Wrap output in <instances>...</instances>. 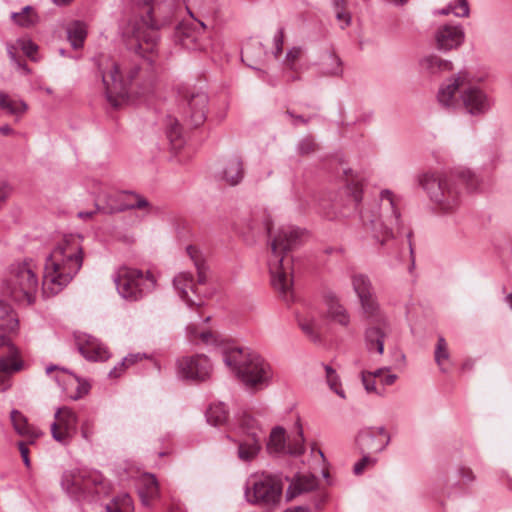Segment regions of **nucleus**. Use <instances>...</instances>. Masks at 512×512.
I'll return each instance as SVG.
<instances>
[{"mask_svg":"<svg viewBox=\"0 0 512 512\" xmlns=\"http://www.w3.org/2000/svg\"><path fill=\"white\" fill-rule=\"evenodd\" d=\"M182 0H142L146 16L129 21L124 30L128 38L137 42L136 58L117 62L107 55H99L94 61L98 68L107 101L115 108L129 97L134 81L141 79L142 69L138 58L152 65L158 56V30L172 23L181 8Z\"/></svg>","mask_w":512,"mask_h":512,"instance_id":"obj_1","label":"nucleus"},{"mask_svg":"<svg viewBox=\"0 0 512 512\" xmlns=\"http://www.w3.org/2000/svg\"><path fill=\"white\" fill-rule=\"evenodd\" d=\"M418 183L426 192L436 214L454 215L462 201L460 184L468 189H476L479 177L468 168H461L452 173L427 171L418 176Z\"/></svg>","mask_w":512,"mask_h":512,"instance_id":"obj_2","label":"nucleus"},{"mask_svg":"<svg viewBox=\"0 0 512 512\" xmlns=\"http://www.w3.org/2000/svg\"><path fill=\"white\" fill-rule=\"evenodd\" d=\"M80 235H65L45 259L43 294L54 296L77 275L83 264V245Z\"/></svg>","mask_w":512,"mask_h":512,"instance_id":"obj_3","label":"nucleus"},{"mask_svg":"<svg viewBox=\"0 0 512 512\" xmlns=\"http://www.w3.org/2000/svg\"><path fill=\"white\" fill-rule=\"evenodd\" d=\"M436 98L446 110L462 109L475 117L487 114L494 106L493 97L474 83L467 71H460L446 79L440 85Z\"/></svg>","mask_w":512,"mask_h":512,"instance_id":"obj_4","label":"nucleus"},{"mask_svg":"<svg viewBox=\"0 0 512 512\" xmlns=\"http://www.w3.org/2000/svg\"><path fill=\"white\" fill-rule=\"evenodd\" d=\"M267 230L270 238L267 265L271 284L285 301H290L293 298V259L289 252L300 243L302 233L299 229L291 226L281 227L274 234L269 227Z\"/></svg>","mask_w":512,"mask_h":512,"instance_id":"obj_5","label":"nucleus"},{"mask_svg":"<svg viewBox=\"0 0 512 512\" xmlns=\"http://www.w3.org/2000/svg\"><path fill=\"white\" fill-rule=\"evenodd\" d=\"M351 284L355 292L361 313L370 323L365 331V346L369 352L376 351L379 355L384 352V341L390 332L386 315L378 301L370 278L365 274H353Z\"/></svg>","mask_w":512,"mask_h":512,"instance_id":"obj_6","label":"nucleus"},{"mask_svg":"<svg viewBox=\"0 0 512 512\" xmlns=\"http://www.w3.org/2000/svg\"><path fill=\"white\" fill-rule=\"evenodd\" d=\"M225 365L249 388L267 387L273 372L270 364L249 348L231 347L223 352Z\"/></svg>","mask_w":512,"mask_h":512,"instance_id":"obj_7","label":"nucleus"},{"mask_svg":"<svg viewBox=\"0 0 512 512\" xmlns=\"http://www.w3.org/2000/svg\"><path fill=\"white\" fill-rule=\"evenodd\" d=\"M19 320L9 304L0 300V391L10 387V377L24 369V361L9 334L18 330Z\"/></svg>","mask_w":512,"mask_h":512,"instance_id":"obj_8","label":"nucleus"},{"mask_svg":"<svg viewBox=\"0 0 512 512\" xmlns=\"http://www.w3.org/2000/svg\"><path fill=\"white\" fill-rule=\"evenodd\" d=\"M365 225H370L373 237L381 244L393 237V229L400 226L398 198L390 190L380 192V200L371 209L361 212Z\"/></svg>","mask_w":512,"mask_h":512,"instance_id":"obj_9","label":"nucleus"},{"mask_svg":"<svg viewBox=\"0 0 512 512\" xmlns=\"http://www.w3.org/2000/svg\"><path fill=\"white\" fill-rule=\"evenodd\" d=\"M4 288L15 301L33 304L39 291L37 263L32 258L12 263L4 280Z\"/></svg>","mask_w":512,"mask_h":512,"instance_id":"obj_10","label":"nucleus"},{"mask_svg":"<svg viewBox=\"0 0 512 512\" xmlns=\"http://www.w3.org/2000/svg\"><path fill=\"white\" fill-rule=\"evenodd\" d=\"M186 252L197 271V282L189 272H180L173 279V286L178 296L190 307H200L204 303L205 292L202 287L207 283L209 272L201 251L193 245Z\"/></svg>","mask_w":512,"mask_h":512,"instance_id":"obj_11","label":"nucleus"},{"mask_svg":"<svg viewBox=\"0 0 512 512\" xmlns=\"http://www.w3.org/2000/svg\"><path fill=\"white\" fill-rule=\"evenodd\" d=\"M61 487L72 499L78 502H93L109 494L110 486L98 472L65 471Z\"/></svg>","mask_w":512,"mask_h":512,"instance_id":"obj_12","label":"nucleus"},{"mask_svg":"<svg viewBox=\"0 0 512 512\" xmlns=\"http://www.w3.org/2000/svg\"><path fill=\"white\" fill-rule=\"evenodd\" d=\"M114 282L122 298L137 301L155 289L157 280L150 272L122 267L117 271Z\"/></svg>","mask_w":512,"mask_h":512,"instance_id":"obj_13","label":"nucleus"},{"mask_svg":"<svg viewBox=\"0 0 512 512\" xmlns=\"http://www.w3.org/2000/svg\"><path fill=\"white\" fill-rule=\"evenodd\" d=\"M283 491L281 480L271 475H251L245 485L246 500L255 505L269 506L279 502Z\"/></svg>","mask_w":512,"mask_h":512,"instance_id":"obj_14","label":"nucleus"},{"mask_svg":"<svg viewBox=\"0 0 512 512\" xmlns=\"http://www.w3.org/2000/svg\"><path fill=\"white\" fill-rule=\"evenodd\" d=\"M265 433L258 422L249 415L239 419L237 427V456L243 462H250L261 450Z\"/></svg>","mask_w":512,"mask_h":512,"instance_id":"obj_15","label":"nucleus"},{"mask_svg":"<svg viewBox=\"0 0 512 512\" xmlns=\"http://www.w3.org/2000/svg\"><path fill=\"white\" fill-rule=\"evenodd\" d=\"M288 440L287 444L285 430L282 427H275L270 433L267 449L270 453H288L295 456L304 452L303 431L298 423L296 424V435L293 439L289 438Z\"/></svg>","mask_w":512,"mask_h":512,"instance_id":"obj_16","label":"nucleus"},{"mask_svg":"<svg viewBox=\"0 0 512 512\" xmlns=\"http://www.w3.org/2000/svg\"><path fill=\"white\" fill-rule=\"evenodd\" d=\"M391 442V435L384 426L364 427L356 436V445L361 453H381Z\"/></svg>","mask_w":512,"mask_h":512,"instance_id":"obj_17","label":"nucleus"},{"mask_svg":"<svg viewBox=\"0 0 512 512\" xmlns=\"http://www.w3.org/2000/svg\"><path fill=\"white\" fill-rule=\"evenodd\" d=\"M55 421L51 424L52 437L62 444L70 442L77 432L78 417L68 407H61L55 412Z\"/></svg>","mask_w":512,"mask_h":512,"instance_id":"obj_18","label":"nucleus"},{"mask_svg":"<svg viewBox=\"0 0 512 512\" xmlns=\"http://www.w3.org/2000/svg\"><path fill=\"white\" fill-rule=\"evenodd\" d=\"M180 377L192 381H205L212 373V364L203 354L186 356L178 360Z\"/></svg>","mask_w":512,"mask_h":512,"instance_id":"obj_19","label":"nucleus"},{"mask_svg":"<svg viewBox=\"0 0 512 512\" xmlns=\"http://www.w3.org/2000/svg\"><path fill=\"white\" fill-rule=\"evenodd\" d=\"M76 343L79 352L89 361H106L111 357L107 347L91 335L76 336Z\"/></svg>","mask_w":512,"mask_h":512,"instance_id":"obj_20","label":"nucleus"},{"mask_svg":"<svg viewBox=\"0 0 512 512\" xmlns=\"http://www.w3.org/2000/svg\"><path fill=\"white\" fill-rule=\"evenodd\" d=\"M464 41V31L461 25L446 24L435 33L436 47L440 51H450L458 48Z\"/></svg>","mask_w":512,"mask_h":512,"instance_id":"obj_21","label":"nucleus"},{"mask_svg":"<svg viewBox=\"0 0 512 512\" xmlns=\"http://www.w3.org/2000/svg\"><path fill=\"white\" fill-rule=\"evenodd\" d=\"M208 96L202 91L192 92L187 99L185 115L194 127L202 125L206 120Z\"/></svg>","mask_w":512,"mask_h":512,"instance_id":"obj_22","label":"nucleus"},{"mask_svg":"<svg viewBox=\"0 0 512 512\" xmlns=\"http://www.w3.org/2000/svg\"><path fill=\"white\" fill-rule=\"evenodd\" d=\"M175 41L187 50H202L204 43L200 31L189 24H180L174 34Z\"/></svg>","mask_w":512,"mask_h":512,"instance_id":"obj_23","label":"nucleus"},{"mask_svg":"<svg viewBox=\"0 0 512 512\" xmlns=\"http://www.w3.org/2000/svg\"><path fill=\"white\" fill-rule=\"evenodd\" d=\"M325 303L327 307L326 314L328 319L340 326L348 327L351 321V317L348 310L340 302L338 297L335 294L329 292L325 295Z\"/></svg>","mask_w":512,"mask_h":512,"instance_id":"obj_24","label":"nucleus"},{"mask_svg":"<svg viewBox=\"0 0 512 512\" xmlns=\"http://www.w3.org/2000/svg\"><path fill=\"white\" fill-rule=\"evenodd\" d=\"M420 72L429 76H437L453 70L450 60L443 59L435 54H427L418 61Z\"/></svg>","mask_w":512,"mask_h":512,"instance_id":"obj_25","label":"nucleus"},{"mask_svg":"<svg viewBox=\"0 0 512 512\" xmlns=\"http://www.w3.org/2000/svg\"><path fill=\"white\" fill-rule=\"evenodd\" d=\"M138 494L144 506L150 507L159 497L158 481L153 474H142L137 482Z\"/></svg>","mask_w":512,"mask_h":512,"instance_id":"obj_26","label":"nucleus"},{"mask_svg":"<svg viewBox=\"0 0 512 512\" xmlns=\"http://www.w3.org/2000/svg\"><path fill=\"white\" fill-rule=\"evenodd\" d=\"M219 177L228 185L235 186L239 184L244 177V167L241 158L233 156L226 159L219 172Z\"/></svg>","mask_w":512,"mask_h":512,"instance_id":"obj_27","label":"nucleus"},{"mask_svg":"<svg viewBox=\"0 0 512 512\" xmlns=\"http://www.w3.org/2000/svg\"><path fill=\"white\" fill-rule=\"evenodd\" d=\"M10 420L14 431L20 436L25 438L29 444L34 443L40 435V432L29 424L27 418L19 410L13 409L10 412Z\"/></svg>","mask_w":512,"mask_h":512,"instance_id":"obj_28","label":"nucleus"},{"mask_svg":"<svg viewBox=\"0 0 512 512\" xmlns=\"http://www.w3.org/2000/svg\"><path fill=\"white\" fill-rule=\"evenodd\" d=\"M315 201L317 202L319 212L327 219L332 220L339 216L347 217L350 215L349 211H338L343 204L334 199L331 194H322Z\"/></svg>","mask_w":512,"mask_h":512,"instance_id":"obj_29","label":"nucleus"},{"mask_svg":"<svg viewBox=\"0 0 512 512\" xmlns=\"http://www.w3.org/2000/svg\"><path fill=\"white\" fill-rule=\"evenodd\" d=\"M125 197H127L125 192L99 194L96 198L97 209L106 214L122 212L123 210H114V208L122 206Z\"/></svg>","mask_w":512,"mask_h":512,"instance_id":"obj_30","label":"nucleus"},{"mask_svg":"<svg viewBox=\"0 0 512 512\" xmlns=\"http://www.w3.org/2000/svg\"><path fill=\"white\" fill-rule=\"evenodd\" d=\"M317 485V480L312 475H301L297 476L290 483L287 491L286 498L287 500H292L298 495L313 490Z\"/></svg>","mask_w":512,"mask_h":512,"instance_id":"obj_31","label":"nucleus"},{"mask_svg":"<svg viewBox=\"0 0 512 512\" xmlns=\"http://www.w3.org/2000/svg\"><path fill=\"white\" fill-rule=\"evenodd\" d=\"M0 109L19 120L28 110V105L25 101L11 98L7 93L0 91Z\"/></svg>","mask_w":512,"mask_h":512,"instance_id":"obj_32","label":"nucleus"},{"mask_svg":"<svg viewBox=\"0 0 512 512\" xmlns=\"http://www.w3.org/2000/svg\"><path fill=\"white\" fill-rule=\"evenodd\" d=\"M320 70L326 76H340L343 72L342 61L333 52H327L322 56Z\"/></svg>","mask_w":512,"mask_h":512,"instance_id":"obj_33","label":"nucleus"},{"mask_svg":"<svg viewBox=\"0 0 512 512\" xmlns=\"http://www.w3.org/2000/svg\"><path fill=\"white\" fill-rule=\"evenodd\" d=\"M67 36L74 49L82 48L87 37L86 24L81 21H74L67 28Z\"/></svg>","mask_w":512,"mask_h":512,"instance_id":"obj_34","label":"nucleus"},{"mask_svg":"<svg viewBox=\"0 0 512 512\" xmlns=\"http://www.w3.org/2000/svg\"><path fill=\"white\" fill-rule=\"evenodd\" d=\"M298 324L301 330L313 341L320 338V322L312 314L302 315L298 318Z\"/></svg>","mask_w":512,"mask_h":512,"instance_id":"obj_35","label":"nucleus"},{"mask_svg":"<svg viewBox=\"0 0 512 512\" xmlns=\"http://www.w3.org/2000/svg\"><path fill=\"white\" fill-rule=\"evenodd\" d=\"M349 0H331V6L335 13V17L342 29L351 24V12L349 10Z\"/></svg>","mask_w":512,"mask_h":512,"instance_id":"obj_36","label":"nucleus"},{"mask_svg":"<svg viewBox=\"0 0 512 512\" xmlns=\"http://www.w3.org/2000/svg\"><path fill=\"white\" fill-rule=\"evenodd\" d=\"M11 20L18 26L28 28L38 22V15L33 7L25 6L20 12H12Z\"/></svg>","mask_w":512,"mask_h":512,"instance_id":"obj_37","label":"nucleus"},{"mask_svg":"<svg viewBox=\"0 0 512 512\" xmlns=\"http://www.w3.org/2000/svg\"><path fill=\"white\" fill-rule=\"evenodd\" d=\"M208 423L218 426L226 422L228 418V410L223 402L211 404L206 412Z\"/></svg>","mask_w":512,"mask_h":512,"instance_id":"obj_38","label":"nucleus"},{"mask_svg":"<svg viewBox=\"0 0 512 512\" xmlns=\"http://www.w3.org/2000/svg\"><path fill=\"white\" fill-rule=\"evenodd\" d=\"M127 197L123 198V205L114 208V210H130V209H146L149 202L139 194L133 192H125Z\"/></svg>","mask_w":512,"mask_h":512,"instance_id":"obj_39","label":"nucleus"},{"mask_svg":"<svg viewBox=\"0 0 512 512\" xmlns=\"http://www.w3.org/2000/svg\"><path fill=\"white\" fill-rule=\"evenodd\" d=\"M146 357L145 354L142 353H134L129 354L124 357L121 362H119L113 369L109 372L110 378H118L121 374L130 366L136 364L139 361H142Z\"/></svg>","mask_w":512,"mask_h":512,"instance_id":"obj_40","label":"nucleus"},{"mask_svg":"<svg viewBox=\"0 0 512 512\" xmlns=\"http://www.w3.org/2000/svg\"><path fill=\"white\" fill-rule=\"evenodd\" d=\"M325 371L326 383L329 386L330 390H332L335 394H337L342 399L346 398L345 392L341 386L340 377L337 374L336 370L329 365H322Z\"/></svg>","mask_w":512,"mask_h":512,"instance_id":"obj_41","label":"nucleus"},{"mask_svg":"<svg viewBox=\"0 0 512 512\" xmlns=\"http://www.w3.org/2000/svg\"><path fill=\"white\" fill-rule=\"evenodd\" d=\"M469 6L467 0H457L455 3L448 4L445 8L438 10L441 15L454 14L456 17H467L469 15Z\"/></svg>","mask_w":512,"mask_h":512,"instance_id":"obj_42","label":"nucleus"},{"mask_svg":"<svg viewBox=\"0 0 512 512\" xmlns=\"http://www.w3.org/2000/svg\"><path fill=\"white\" fill-rule=\"evenodd\" d=\"M167 137L175 147L181 146L182 128L177 119L168 117L166 123Z\"/></svg>","mask_w":512,"mask_h":512,"instance_id":"obj_43","label":"nucleus"},{"mask_svg":"<svg viewBox=\"0 0 512 512\" xmlns=\"http://www.w3.org/2000/svg\"><path fill=\"white\" fill-rule=\"evenodd\" d=\"M435 362L440 367V370L442 372H446V369L444 368V361L448 360L450 357L449 351H448V344L444 337L439 336L437 340V345L435 348Z\"/></svg>","mask_w":512,"mask_h":512,"instance_id":"obj_44","label":"nucleus"},{"mask_svg":"<svg viewBox=\"0 0 512 512\" xmlns=\"http://www.w3.org/2000/svg\"><path fill=\"white\" fill-rule=\"evenodd\" d=\"M302 55L303 48L300 46H293L286 52L285 58L282 63L286 68L296 71L297 63L301 59Z\"/></svg>","mask_w":512,"mask_h":512,"instance_id":"obj_45","label":"nucleus"},{"mask_svg":"<svg viewBox=\"0 0 512 512\" xmlns=\"http://www.w3.org/2000/svg\"><path fill=\"white\" fill-rule=\"evenodd\" d=\"M345 193L349 197V205L352 210H356L359 203L362 201L363 190L358 184L348 185L345 189Z\"/></svg>","mask_w":512,"mask_h":512,"instance_id":"obj_46","label":"nucleus"},{"mask_svg":"<svg viewBox=\"0 0 512 512\" xmlns=\"http://www.w3.org/2000/svg\"><path fill=\"white\" fill-rule=\"evenodd\" d=\"M377 459L373 453H363L362 458L354 464L353 471L356 475L362 474L366 469L373 467Z\"/></svg>","mask_w":512,"mask_h":512,"instance_id":"obj_47","label":"nucleus"},{"mask_svg":"<svg viewBox=\"0 0 512 512\" xmlns=\"http://www.w3.org/2000/svg\"><path fill=\"white\" fill-rule=\"evenodd\" d=\"M187 331H188L189 335L191 336L192 340L199 337L201 339V341L205 344H212V343L216 342V337L213 334V332H211L210 330L198 332L195 326L189 325L187 327Z\"/></svg>","mask_w":512,"mask_h":512,"instance_id":"obj_48","label":"nucleus"},{"mask_svg":"<svg viewBox=\"0 0 512 512\" xmlns=\"http://www.w3.org/2000/svg\"><path fill=\"white\" fill-rule=\"evenodd\" d=\"M317 148V144L314 139L310 136L304 137L297 144V152L300 155H308L314 152Z\"/></svg>","mask_w":512,"mask_h":512,"instance_id":"obj_49","label":"nucleus"},{"mask_svg":"<svg viewBox=\"0 0 512 512\" xmlns=\"http://www.w3.org/2000/svg\"><path fill=\"white\" fill-rule=\"evenodd\" d=\"M284 45V29L278 28L273 37V55L275 58H279L283 51Z\"/></svg>","mask_w":512,"mask_h":512,"instance_id":"obj_50","label":"nucleus"},{"mask_svg":"<svg viewBox=\"0 0 512 512\" xmlns=\"http://www.w3.org/2000/svg\"><path fill=\"white\" fill-rule=\"evenodd\" d=\"M18 49V46H17V43L16 44H12V43H7L6 45V50H7V54L10 58V60L15 64L17 65L20 69H22L26 74L30 73V70L29 68L27 67L26 64H23L21 63L18 58H17V54H16V51Z\"/></svg>","mask_w":512,"mask_h":512,"instance_id":"obj_51","label":"nucleus"},{"mask_svg":"<svg viewBox=\"0 0 512 512\" xmlns=\"http://www.w3.org/2000/svg\"><path fill=\"white\" fill-rule=\"evenodd\" d=\"M17 46L21 48V50L26 54V56L34 60V54L38 49V46L34 42H32L29 39H18Z\"/></svg>","mask_w":512,"mask_h":512,"instance_id":"obj_52","label":"nucleus"},{"mask_svg":"<svg viewBox=\"0 0 512 512\" xmlns=\"http://www.w3.org/2000/svg\"><path fill=\"white\" fill-rule=\"evenodd\" d=\"M121 505L118 504V501L107 505V512H124L123 508H129L131 506L132 500L128 494H124L120 499Z\"/></svg>","mask_w":512,"mask_h":512,"instance_id":"obj_53","label":"nucleus"},{"mask_svg":"<svg viewBox=\"0 0 512 512\" xmlns=\"http://www.w3.org/2000/svg\"><path fill=\"white\" fill-rule=\"evenodd\" d=\"M81 435L86 441H90L94 434V421L86 418L81 423Z\"/></svg>","mask_w":512,"mask_h":512,"instance_id":"obj_54","label":"nucleus"},{"mask_svg":"<svg viewBox=\"0 0 512 512\" xmlns=\"http://www.w3.org/2000/svg\"><path fill=\"white\" fill-rule=\"evenodd\" d=\"M361 380L368 393H376L380 395L376 387L375 379L367 375L365 371L361 372Z\"/></svg>","mask_w":512,"mask_h":512,"instance_id":"obj_55","label":"nucleus"},{"mask_svg":"<svg viewBox=\"0 0 512 512\" xmlns=\"http://www.w3.org/2000/svg\"><path fill=\"white\" fill-rule=\"evenodd\" d=\"M28 443H29L28 441L27 442L20 441L18 443V448H19L21 457H22L23 462H24V464H25V466L27 468L30 467V459H29V456H28L29 455V449H28V446H27Z\"/></svg>","mask_w":512,"mask_h":512,"instance_id":"obj_56","label":"nucleus"},{"mask_svg":"<svg viewBox=\"0 0 512 512\" xmlns=\"http://www.w3.org/2000/svg\"><path fill=\"white\" fill-rule=\"evenodd\" d=\"M459 475L466 482H472L475 479L473 471L467 467L460 468Z\"/></svg>","mask_w":512,"mask_h":512,"instance_id":"obj_57","label":"nucleus"},{"mask_svg":"<svg viewBox=\"0 0 512 512\" xmlns=\"http://www.w3.org/2000/svg\"><path fill=\"white\" fill-rule=\"evenodd\" d=\"M397 378L398 377H397L396 374H392V373L386 372V374L383 375L382 378H381V383L383 385L390 386V385H393L396 382Z\"/></svg>","mask_w":512,"mask_h":512,"instance_id":"obj_58","label":"nucleus"},{"mask_svg":"<svg viewBox=\"0 0 512 512\" xmlns=\"http://www.w3.org/2000/svg\"><path fill=\"white\" fill-rule=\"evenodd\" d=\"M389 371H390L389 367H382V368L376 369L375 371H365V372H366L367 375H369L370 377L375 379L377 377H381L382 378L384 373L389 372Z\"/></svg>","mask_w":512,"mask_h":512,"instance_id":"obj_59","label":"nucleus"},{"mask_svg":"<svg viewBox=\"0 0 512 512\" xmlns=\"http://www.w3.org/2000/svg\"><path fill=\"white\" fill-rule=\"evenodd\" d=\"M286 115L289 116L291 119H292V123L294 125H298L299 123H303V124H306L307 123V120L304 119L302 116L300 115H294L291 111H287L286 112Z\"/></svg>","mask_w":512,"mask_h":512,"instance_id":"obj_60","label":"nucleus"},{"mask_svg":"<svg viewBox=\"0 0 512 512\" xmlns=\"http://www.w3.org/2000/svg\"><path fill=\"white\" fill-rule=\"evenodd\" d=\"M0 133L3 136H9L14 134V130L9 125H2L0 126Z\"/></svg>","mask_w":512,"mask_h":512,"instance_id":"obj_61","label":"nucleus"},{"mask_svg":"<svg viewBox=\"0 0 512 512\" xmlns=\"http://www.w3.org/2000/svg\"><path fill=\"white\" fill-rule=\"evenodd\" d=\"M8 196V188L5 185L0 186V203L5 201Z\"/></svg>","mask_w":512,"mask_h":512,"instance_id":"obj_62","label":"nucleus"},{"mask_svg":"<svg viewBox=\"0 0 512 512\" xmlns=\"http://www.w3.org/2000/svg\"><path fill=\"white\" fill-rule=\"evenodd\" d=\"M505 302L510 306V308L512 309V293L506 295L505 297Z\"/></svg>","mask_w":512,"mask_h":512,"instance_id":"obj_63","label":"nucleus"},{"mask_svg":"<svg viewBox=\"0 0 512 512\" xmlns=\"http://www.w3.org/2000/svg\"><path fill=\"white\" fill-rule=\"evenodd\" d=\"M78 216L80 218H88L92 216V212H79Z\"/></svg>","mask_w":512,"mask_h":512,"instance_id":"obj_64","label":"nucleus"}]
</instances>
